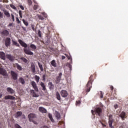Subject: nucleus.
Masks as SVG:
<instances>
[{
    "label": "nucleus",
    "mask_w": 128,
    "mask_h": 128,
    "mask_svg": "<svg viewBox=\"0 0 128 128\" xmlns=\"http://www.w3.org/2000/svg\"><path fill=\"white\" fill-rule=\"evenodd\" d=\"M48 118H52V114H48Z\"/></svg>",
    "instance_id": "6e6d98bb"
},
{
    "label": "nucleus",
    "mask_w": 128,
    "mask_h": 128,
    "mask_svg": "<svg viewBox=\"0 0 128 128\" xmlns=\"http://www.w3.org/2000/svg\"><path fill=\"white\" fill-rule=\"evenodd\" d=\"M40 86H42V90H46V84L43 82L40 83Z\"/></svg>",
    "instance_id": "b1692460"
},
{
    "label": "nucleus",
    "mask_w": 128,
    "mask_h": 128,
    "mask_svg": "<svg viewBox=\"0 0 128 128\" xmlns=\"http://www.w3.org/2000/svg\"><path fill=\"white\" fill-rule=\"evenodd\" d=\"M28 3L29 4H32V2L31 0H28Z\"/></svg>",
    "instance_id": "bf43d9fd"
},
{
    "label": "nucleus",
    "mask_w": 128,
    "mask_h": 128,
    "mask_svg": "<svg viewBox=\"0 0 128 128\" xmlns=\"http://www.w3.org/2000/svg\"><path fill=\"white\" fill-rule=\"evenodd\" d=\"M10 74L12 76V80H18V74L16 72H14V70L10 71Z\"/></svg>",
    "instance_id": "39448f33"
},
{
    "label": "nucleus",
    "mask_w": 128,
    "mask_h": 128,
    "mask_svg": "<svg viewBox=\"0 0 128 128\" xmlns=\"http://www.w3.org/2000/svg\"><path fill=\"white\" fill-rule=\"evenodd\" d=\"M62 60H64V58H66V56H62Z\"/></svg>",
    "instance_id": "774afa93"
},
{
    "label": "nucleus",
    "mask_w": 128,
    "mask_h": 128,
    "mask_svg": "<svg viewBox=\"0 0 128 128\" xmlns=\"http://www.w3.org/2000/svg\"><path fill=\"white\" fill-rule=\"evenodd\" d=\"M34 78H35V80L36 81L37 84H38V82H40V78L37 75H36Z\"/></svg>",
    "instance_id": "f704fd0d"
},
{
    "label": "nucleus",
    "mask_w": 128,
    "mask_h": 128,
    "mask_svg": "<svg viewBox=\"0 0 128 128\" xmlns=\"http://www.w3.org/2000/svg\"><path fill=\"white\" fill-rule=\"evenodd\" d=\"M16 22L17 24H20V19H18V18H16Z\"/></svg>",
    "instance_id": "de8ad7c7"
},
{
    "label": "nucleus",
    "mask_w": 128,
    "mask_h": 128,
    "mask_svg": "<svg viewBox=\"0 0 128 128\" xmlns=\"http://www.w3.org/2000/svg\"><path fill=\"white\" fill-rule=\"evenodd\" d=\"M28 118L29 122H32L34 118H36V115L34 113L30 114L28 115Z\"/></svg>",
    "instance_id": "20e7f679"
},
{
    "label": "nucleus",
    "mask_w": 128,
    "mask_h": 128,
    "mask_svg": "<svg viewBox=\"0 0 128 128\" xmlns=\"http://www.w3.org/2000/svg\"><path fill=\"white\" fill-rule=\"evenodd\" d=\"M30 92L32 94V96H33V98H38L40 96L34 90H30Z\"/></svg>",
    "instance_id": "f8f14e48"
},
{
    "label": "nucleus",
    "mask_w": 128,
    "mask_h": 128,
    "mask_svg": "<svg viewBox=\"0 0 128 128\" xmlns=\"http://www.w3.org/2000/svg\"><path fill=\"white\" fill-rule=\"evenodd\" d=\"M38 66L39 68H40V70L41 72H44V67H42V64H40V62H38Z\"/></svg>",
    "instance_id": "c85d7f7f"
},
{
    "label": "nucleus",
    "mask_w": 128,
    "mask_h": 128,
    "mask_svg": "<svg viewBox=\"0 0 128 128\" xmlns=\"http://www.w3.org/2000/svg\"><path fill=\"white\" fill-rule=\"evenodd\" d=\"M18 82L21 84H26V81L24 80V78L22 77H20L18 79Z\"/></svg>",
    "instance_id": "4be33fe9"
},
{
    "label": "nucleus",
    "mask_w": 128,
    "mask_h": 128,
    "mask_svg": "<svg viewBox=\"0 0 128 128\" xmlns=\"http://www.w3.org/2000/svg\"><path fill=\"white\" fill-rule=\"evenodd\" d=\"M56 96L58 100H60V92H56Z\"/></svg>",
    "instance_id": "72a5a7b5"
},
{
    "label": "nucleus",
    "mask_w": 128,
    "mask_h": 128,
    "mask_svg": "<svg viewBox=\"0 0 128 128\" xmlns=\"http://www.w3.org/2000/svg\"><path fill=\"white\" fill-rule=\"evenodd\" d=\"M48 87L50 90H54V85L52 84V82H50L48 83Z\"/></svg>",
    "instance_id": "ddd939ff"
},
{
    "label": "nucleus",
    "mask_w": 128,
    "mask_h": 128,
    "mask_svg": "<svg viewBox=\"0 0 128 128\" xmlns=\"http://www.w3.org/2000/svg\"><path fill=\"white\" fill-rule=\"evenodd\" d=\"M20 8H21V10H24V6H20Z\"/></svg>",
    "instance_id": "13d9d810"
},
{
    "label": "nucleus",
    "mask_w": 128,
    "mask_h": 128,
    "mask_svg": "<svg viewBox=\"0 0 128 128\" xmlns=\"http://www.w3.org/2000/svg\"><path fill=\"white\" fill-rule=\"evenodd\" d=\"M30 68L32 72V74H34V72H36V66L34 65V64L32 62L31 64Z\"/></svg>",
    "instance_id": "dca6fc26"
},
{
    "label": "nucleus",
    "mask_w": 128,
    "mask_h": 128,
    "mask_svg": "<svg viewBox=\"0 0 128 128\" xmlns=\"http://www.w3.org/2000/svg\"><path fill=\"white\" fill-rule=\"evenodd\" d=\"M50 120H51V122H54V118H52H52H50Z\"/></svg>",
    "instance_id": "680f3d73"
},
{
    "label": "nucleus",
    "mask_w": 128,
    "mask_h": 128,
    "mask_svg": "<svg viewBox=\"0 0 128 128\" xmlns=\"http://www.w3.org/2000/svg\"><path fill=\"white\" fill-rule=\"evenodd\" d=\"M3 2H8V0H4Z\"/></svg>",
    "instance_id": "338daca9"
},
{
    "label": "nucleus",
    "mask_w": 128,
    "mask_h": 128,
    "mask_svg": "<svg viewBox=\"0 0 128 128\" xmlns=\"http://www.w3.org/2000/svg\"><path fill=\"white\" fill-rule=\"evenodd\" d=\"M76 106H78V104H80V100L76 101Z\"/></svg>",
    "instance_id": "3c124183"
},
{
    "label": "nucleus",
    "mask_w": 128,
    "mask_h": 128,
    "mask_svg": "<svg viewBox=\"0 0 128 128\" xmlns=\"http://www.w3.org/2000/svg\"><path fill=\"white\" fill-rule=\"evenodd\" d=\"M31 86H32L35 92H38V85L36 84V83L34 81H32L31 82Z\"/></svg>",
    "instance_id": "6e6552de"
},
{
    "label": "nucleus",
    "mask_w": 128,
    "mask_h": 128,
    "mask_svg": "<svg viewBox=\"0 0 128 128\" xmlns=\"http://www.w3.org/2000/svg\"><path fill=\"white\" fill-rule=\"evenodd\" d=\"M14 68H16L17 70H22V66H20V65L18 64V63H15L14 64Z\"/></svg>",
    "instance_id": "6ab92c4d"
},
{
    "label": "nucleus",
    "mask_w": 128,
    "mask_h": 128,
    "mask_svg": "<svg viewBox=\"0 0 128 128\" xmlns=\"http://www.w3.org/2000/svg\"><path fill=\"white\" fill-rule=\"evenodd\" d=\"M95 112H96V114L100 116H102V108L98 107L95 108Z\"/></svg>",
    "instance_id": "0eeeda50"
},
{
    "label": "nucleus",
    "mask_w": 128,
    "mask_h": 128,
    "mask_svg": "<svg viewBox=\"0 0 128 128\" xmlns=\"http://www.w3.org/2000/svg\"><path fill=\"white\" fill-rule=\"evenodd\" d=\"M4 98L6 100H16V97L12 96H10V95H8V96H4Z\"/></svg>",
    "instance_id": "aec40b11"
},
{
    "label": "nucleus",
    "mask_w": 128,
    "mask_h": 128,
    "mask_svg": "<svg viewBox=\"0 0 128 128\" xmlns=\"http://www.w3.org/2000/svg\"><path fill=\"white\" fill-rule=\"evenodd\" d=\"M4 18V14L0 11V18Z\"/></svg>",
    "instance_id": "8fccbe9b"
},
{
    "label": "nucleus",
    "mask_w": 128,
    "mask_h": 128,
    "mask_svg": "<svg viewBox=\"0 0 128 128\" xmlns=\"http://www.w3.org/2000/svg\"><path fill=\"white\" fill-rule=\"evenodd\" d=\"M38 34L39 38H42V32H40V30H38Z\"/></svg>",
    "instance_id": "a19ab883"
},
{
    "label": "nucleus",
    "mask_w": 128,
    "mask_h": 128,
    "mask_svg": "<svg viewBox=\"0 0 128 128\" xmlns=\"http://www.w3.org/2000/svg\"><path fill=\"white\" fill-rule=\"evenodd\" d=\"M42 14L44 16V18H48V14H46L45 12H42Z\"/></svg>",
    "instance_id": "603ef678"
},
{
    "label": "nucleus",
    "mask_w": 128,
    "mask_h": 128,
    "mask_svg": "<svg viewBox=\"0 0 128 128\" xmlns=\"http://www.w3.org/2000/svg\"><path fill=\"white\" fill-rule=\"evenodd\" d=\"M114 120V118H112V114L109 115L108 120Z\"/></svg>",
    "instance_id": "09e8293b"
},
{
    "label": "nucleus",
    "mask_w": 128,
    "mask_h": 128,
    "mask_svg": "<svg viewBox=\"0 0 128 128\" xmlns=\"http://www.w3.org/2000/svg\"><path fill=\"white\" fill-rule=\"evenodd\" d=\"M0 74L2 76H6V71L4 68H0Z\"/></svg>",
    "instance_id": "f3484780"
},
{
    "label": "nucleus",
    "mask_w": 128,
    "mask_h": 128,
    "mask_svg": "<svg viewBox=\"0 0 128 128\" xmlns=\"http://www.w3.org/2000/svg\"><path fill=\"white\" fill-rule=\"evenodd\" d=\"M22 20L23 23L26 26H28V22L26 21V20H24V19H22Z\"/></svg>",
    "instance_id": "4c0bfd02"
},
{
    "label": "nucleus",
    "mask_w": 128,
    "mask_h": 128,
    "mask_svg": "<svg viewBox=\"0 0 128 128\" xmlns=\"http://www.w3.org/2000/svg\"><path fill=\"white\" fill-rule=\"evenodd\" d=\"M12 44H14V46H18V48H20V44L18 43V42L14 40H12Z\"/></svg>",
    "instance_id": "2f4dec72"
},
{
    "label": "nucleus",
    "mask_w": 128,
    "mask_h": 128,
    "mask_svg": "<svg viewBox=\"0 0 128 128\" xmlns=\"http://www.w3.org/2000/svg\"><path fill=\"white\" fill-rule=\"evenodd\" d=\"M22 112H17L15 114L16 118H20V116H22Z\"/></svg>",
    "instance_id": "393cba45"
},
{
    "label": "nucleus",
    "mask_w": 128,
    "mask_h": 128,
    "mask_svg": "<svg viewBox=\"0 0 128 128\" xmlns=\"http://www.w3.org/2000/svg\"><path fill=\"white\" fill-rule=\"evenodd\" d=\"M38 20H44V18L42 15H38Z\"/></svg>",
    "instance_id": "58836bf2"
},
{
    "label": "nucleus",
    "mask_w": 128,
    "mask_h": 128,
    "mask_svg": "<svg viewBox=\"0 0 128 128\" xmlns=\"http://www.w3.org/2000/svg\"><path fill=\"white\" fill-rule=\"evenodd\" d=\"M3 12L4 16H6L8 18H10V14L8 10H6V9H4Z\"/></svg>",
    "instance_id": "4468645a"
},
{
    "label": "nucleus",
    "mask_w": 128,
    "mask_h": 128,
    "mask_svg": "<svg viewBox=\"0 0 128 128\" xmlns=\"http://www.w3.org/2000/svg\"><path fill=\"white\" fill-rule=\"evenodd\" d=\"M62 73L60 72L59 74H58V76H56L55 82L56 84H59V82H60V80H62Z\"/></svg>",
    "instance_id": "423d86ee"
},
{
    "label": "nucleus",
    "mask_w": 128,
    "mask_h": 128,
    "mask_svg": "<svg viewBox=\"0 0 128 128\" xmlns=\"http://www.w3.org/2000/svg\"><path fill=\"white\" fill-rule=\"evenodd\" d=\"M100 98H104V94H102V92H100Z\"/></svg>",
    "instance_id": "49530a36"
},
{
    "label": "nucleus",
    "mask_w": 128,
    "mask_h": 128,
    "mask_svg": "<svg viewBox=\"0 0 128 128\" xmlns=\"http://www.w3.org/2000/svg\"><path fill=\"white\" fill-rule=\"evenodd\" d=\"M114 108L115 110H116V108H118V104H115L114 105Z\"/></svg>",
    "instance_id": "5fc2aeb1"
},
{
    "label": "nucleus",
    "mask_w": 128,
    "mask_h": 128,
    "mask_svg": "<svg viewBox=\"0 0 128 128\" xmlns=\"http://www.w3.org/2000/svg\"><path fill=\"white\" fill-rule=\"evenodd\" d=\"M99 122L102 124V126H106V124H104L101 120H100Z\"/></svg>",
    "instance_id": "4d7b16f0"
},
{
    "label": "nucleus",
    "mask_w": 128,
    "mask_h": 128,
    "mask_svg": "<svg viewBox=\"0 0 128 128\" xmlns=\"http://www.w3.org/2000/svg\"><path fill=\"white\" fill-rule=\"evenodd\" d=\"M92 82H94V76L91 75L89 78V80L86 85V92H90V88H92Z\"/></svg>",
    "instance_id": "f03ea898"
},
{
    "label": "nucleus",
    "mask_w": 128,
    "mask_h": 128,
    "mask_svg": "<svg viewBox=\"0 0 128 128\" xmlns=\"http://www.w3.org/2000/svg\"><path fill=\"white\" fill-rule=\"evenodd\" d=\"M1 34L3 37L8 36V35L10 34V32L6 30H2L1 32Z\"/></svg>",
    "instance_id": "9d476101"
},
{
    "label": "nucleus",
    "mask_w": 128,
    "mask_h": 128,
    "mask_svg": "<svg viewBox=\"0 0 128 128\" xmlns=\"http://www.w3.org/2000/svg\"><path fill=\"white\" fill-rule=\"evenodd\" d=\"M40 128H48V127L46 126H41Z\"/></svg>",
    "instance_id": "052dcab7"
},
{
    "label": "nucleus",
    "mask_w": 128,
    "mask_h": 128,
    "mask_svg": "<svg viewBox=\"0 0 128 128\" xmlns=\"http://www.w3.org/2000/svg\"><path fill=\"white\" fill-rule=\"evenodd\" d=\"M110 88L111 90H114V86H110Z\"/></svg>",
    "instance_id": "69168bd1"
},
{
    "label": "nucleus",
    "mask_w": 128,
    "mask_h": 128,
    "mask_svg": "<svg viewBox=\"0 0 128 128\" xmlns=\"http://www.w3.org/2000/svg\"><path fill=\"white\" fill-rule=\"evenodd\" d=\"M60 94L62 98H66L68 96V93L66 90H62L60 92Z\"/></svg>",
    "instance_id": "1a4fd4ad"
},
{
    "label": "nucleus",
    "mask_w": 128,
    "mask_h": 128,
    "mask_svg": "<svg viewBox=\"0 0 128 128\" xmlns=\"http://www.w3.org/2000/svg\"><path fill=\"white\" fill-rule=\"evenodd\" d=\"M38 4H34V10H38Z\"/></svg>",
    "instance_id": "ea45409f"
},
{
    "label": "nucleus",
    "mask_w": 128,
    "mask_h": 128,
    "mask_svg": "<svg viewBox=\"0 0 128 128\" xmlns=\"http://www.w3.org/2000/svg\"><path fill=\"white\" fill-rule=\"evenodd\" d=\"M46 74H44L42 76V80L44 82H46Z\"/></svg>",
    "instance_id": "a18cd8bd"
},
{
    "label": "nucleus",
    "mask_w": 128,
    "mask_h": 128,
    "mask_svg": "<svg viewBox=\"0 0 128 128\" xmlns=\"http://www.w3.org/2000/svg\"><path fill=\"white\" fill-rule=\"evenodd\" d=\"M114 122V120H108V124L110 128H114V126H112V123Z\"/></svg>",
    "instance_id": "a878e982"
},
{
    "label": "nucleus",
    "mask_w": 128,
    "mask_h": 128,
    "mask_svg": "<svg viewBox=\"0 0 128 128\" xmlns=\"http://www.w3.org/2000/svg\"><path fill=\"white\" fill-rule=\"evenodd\" d=\"M11 18H12V22H14V20H15L14 15V14H11Z\"/></svg>",
    "instance_id": "c03bdc74"
},
{
    "label": "nucleus",
    "mask_w": 128,
    "mask_h": 128,
    "mask_svg": "<svg viewBox=\"0 0 128 128\" xmlns=\"http://www.w3.org/2000/svg\"><path fill=\"white\" fill-rule=\"evenodd\" d=\"M32 29V30L33 32H36V26L34 24H32L31 25Z\"/></svg>",
    "instance_id": "e433bc0d"
},
{
    "label": "nucleus",
    "mask_w": 128,
    "mask_h": 128,
    "mask_svg": "<svg viewBox=\"0 0 128 128\" xmlns=\"http://www.w3.org/2000/svg\"><path fill=\"white\" fill-rule=\"evenodd\" d=\"M22 28L24 30V32L26 31V28L25 27L22 26Z\"/></svg>",
    "instance_id": "0e129e2a"
},
{
    "label": "nucleus",
    "mask_w": 128,
    "mask_h": 128,
    "mask_svg": "<svg viewBox=\"0 0 128 128\" xmlns=\"http://www.w3.org/2000/svg\"><path fill=\"white\" fill-rule=\"evenodd\" d=\"M2 92H0V98H2Z\"/></svg>",
    "instance_id": "e2e57ef3"
},
{
    "label": "nucleus",
    "mask_w": 128,
    "mask_h": 128,
    "mask_svg": "<svg viewBox=\"0 0 128 128\" xmlns=\"http://www.w3.org/2000/svg\"><path fill=\"white\" fill-rule=\"evenodd\" d=\"M55 114H56V116L57 120H60V114L58 112H56Z\"/></svg>",
    "instance_id": "7c9ffc66"
},
{
    "label": "nucleus",
    "mask_w": 128,
    "mask_h": 128,
    "mask_svg": "<svg viewBox=\"0 0 128 128\" xmlns=\"http://www.w3.org/2000/svg\"><path fill=\"white\" fill-rule=\"evenodd\" d=\"M51 66L54 68H56V60H52L50 62Z\"/></svg>",
    "instance_id": "bb28decb"
},
{
    "label": "nucleus",
    "mask_w": 128,
    "mask_h": 128,
    "mask_svg": "<svg viewBox=\"0 0 128 128\" xmlns=\"http://www.w3.org/2000/svg\"><path fill=\"white\" fill-rule=\"evenodd\" d=\"M119 118H121L122 120H124L128 118V114L125 112L122 111L119 114Z\"/></svg>",
    "instance_id": "7ed1b4c3"
},
{
    "label": "nucleus",
    "mask_w": 128,
    "mask_h": 128,
    "mask_svg": "<svg viewBox=\"0 0 128 128\" xmlns=\"http://www.w3.org/2000/svg\"><path fill=\"white\" fill-rule=\"evenodd\" d=\"M50 38H46L45 40L44 41V44H50Z\"/></svg>",
    "instance_id": "473e14b6"
},
{
    "label": "nucleus",
    "mask_w": 128,
    "mask_h": 128,
    "mask_svg": "<svg viewBox=\"0 0 128 128\" xmlns=\"http://www.w3.org/2000/svg\"><path fill=\"white\" fill-rule=\"evenodd\" d=\"M38 110L40 112L46 114V109L44 108V107H39Z\"/></svg>",
    "instance_id": "5701e85b"
},
{
    "label": "nucleus",
    "mask_w": 128,
    "mask_h": 128,
    "mask_svg": "<svg viewBox=\"0 0 128 128\" xmlns=\"http://www.w3.org/2000/svg\"><path fill=\"white\" fill-rule=\"evenodd\" d=\"M10 6L12 8H13V10H16V6L12 4H10Z\"/></svg>",
    "instance_id": "79ce46f5"
},
{
    "label": "nucleus",
    "mask_w": 128,
    "mask_h": 128,
    "mask_svg": "<svg viewBox=\"0 0 128 128\" xmlns=\"http://www.w3.org/2000/svg\"><path fill=\"white\" fill-rule=\"evenodd\" d=\"M18 14H19V16H20V18H22V10H20L18 11Z\"/></svg>",
    "instance_id": "37998d69"
},
{
    "label": "nucleus",
    "mask_w": 128,
    "mask_h": 128,
    "mask_svg": "<svg viewBox=\"0 0 128 128\" xmlns=\"http://www.w3.org/2000/svg\"><path fill=\"white\" fill-rule=\"evenodd\" d=\"M0 58L4 60H6V54L2 52H0Z\"/></svg>",
    "instance_id": "412c9836"
},
{
    "label": "nucleus",
    "mask_w": 128,
    "mask_h": 128,
    "mask_svg": "<svg viewBox=\"0 0 128 128\" xmlns=\"http://www.w3.org/2000/svg\"><path fill=\"white\" fill-rule=\"evenodd\" d=\"M64 56L68 58V60H70L71 64H72V56L68 54H64Z\"/></svg>",
    "instance_id": "c756f323"
},
{
    "label": "nucleus",
    "mask_w": 128,
    "mask_h": 128,
    "mask_svg": "<svg viewBox=\"0 0 128 128\" xmlns=\"http://www.w3.org/2000/svg\"><path fill=\"white\" fill-rule=\"evenodd\" d=\"M6 58L9 60L10 62H14V57L12 54H7Z\"/></svg>",
    "instance_id": "2eb2a0df"
},
{
    "label": "nucleus",
    "mask_w": 128,
    "mask_h": 128,
    "mask_svg": "<svg viewBox=\"0 0 128 128\" xmlns=\"http://www.w3.org/2000/svg\"><path fill=\"white\" fill-rule=\"evenodd\" d=\"M20 60H22V62H24L25 64H27L28 62V60L24 57H22L20 58Z\"/></svg>",
    "instance_id": "c9c22d12"
},
{
    "label": "nucleus",
    "mask_w": 128,
    "mask_h": 128,
    "mask_svg": "<svg viewBox=\"0 0 128 128\" xmlns=\"http://www.w3.org/2000/svg\"><path fill=\"white\" fill-rule=\"evenodd\" d=\"M32 122H33L34 124H38V122L36 121L32 120V121H31Z\"/></svg>",
    "instance_id": "864d4df0"
},
{
    "label": "nucleus",
    "mask_w": 128,
    "mask_h": 128,
    "mask_svg": "<svg viewBox=\"0 0 128 128\" xmlns=\"http://www.w3.org/2000/svg\"><path fill=\"white\" fill-rule=\"evenodd\" d=\"M30 48L31 49V50H36V46L34 45V44H30Z\"/></svg>",
    "instance_id": "cd10ccee"
},
{
    "label": "nucleus",
    "mask_w": 128,
    "mask_h": 128,
    "mask_svg": "<svg viewBox=\"0 0 128 128\" xmlns=\"http://www.w3.org/2000/svg\"><path fill=\"white\" fill-rule=\"evenodd\" d=\"M18 42L19 44H20V46H22L24 48V54H27L28 56H34V52L30 50V47H28V48H27L28 44H26V42H24L20 39H19L18 40Z\"/></svg>",
    "instance_id": "f257e3e1"
},
{
    "label": "nucleus",
    "mask_w": 128,
    "mask_h": 128,
    "mask_svg": "<svg viewBox=\"0 0 128 128\" xmlns=\"http://www.w3.org/2000/svg\"><path fill=\"white\" fill-rule=\"evenodd\" d=\"M6 90L10 94H14V90L11 88L8 87L6 88Z\"/></svg>",
    "instance_id": "a211bd4d"
},
{
    "label": "nucleus",
    "mask_w": 128,
    "mask_h": 128,
    "mask_svg": "<svg viewBox=\"0 0 128 128\" xmlns=\"http://www.w3.org/2000/svg\"><path fill=\"white\" fill-rule=\"evenodd\" d=\"M5 46L6 48L10 46V38H6L5 40Z\"/></svg>",
    "instance_id": "9b49d317"
}]
</instances>
